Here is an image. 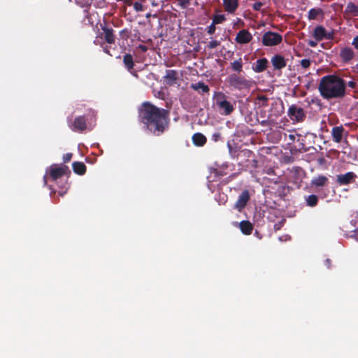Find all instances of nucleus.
Segmentation results:
<instances>
[{"label": "nucleus", "instance_id": "1", "mask_svg": "<svg viewBox=\"0 0 358 358\" xmlns=\"http://www.w3.org/2000/svg\"><path fill=\"white\" fill-rule=\"evenodd\" d=\"M138 119L145 129L155 136H160L169 127L170 112L150 101H144L138 108Z\"/></svg>", "mask_w": 358, "mask_h": 358}, {"label": "nucleus", "instance_id": "2", "mask_svg": "<svg viewBox=\"0 0 358 358\" xmlns=\"http://www.w3.org/2000/svg\"><path fill=\"white\" fill-rule=\"evenodd\" d=\"M318 90L324 99H341L346 94V83L336 75H328L321 78Z\"/></svg>", "mask_w": 358, "mask_h": 358}, {"label": "nucleus", "instance_id": "3", "mask_svg": "<svg viewBox=\"0 0 358 358\" xmlns=\"http://www.w3.org/2000/svg\"><path fill=\"white\" fill-rule=\"evenodd\" d=\"M227 99V96L222 92H215L213 96L214 103L217 106L220 113L229 115L234 112V107Z\"/></svg>", "mask_w": 358, "mask_h": 358}, {"label": "nucleus", "instance_id": "4", "mask_svg": "<svg viewBox=\"0 0 358 358\" xmlns=\"http://www.w3.org/2000/svg\"><path fill=\"white\" fill-rule=\"evenodd\" d=\"M282 41V36L276 32L268 31L262 36V42L264 46H275Z\"/></svg>", "mask_w": 358, "mask_h": 358}, {"label": "nucleus", "instance_id": "5", "mask_svg": "<svg viewBox=\"0 0 358 358\" xmlns=\"http://www.w3.org/2000/svg\"><path fill=\"white\" fill-rule=\"evenodd\" d=\"M287 115L294 122H303L306 118V113L303 108L294 104L289 107Z\"/></svg>", "mask_w": 358, "mask_h": 358}, {"label": "nucleus", "instance_id": "6", "mask_svg": "<svg viewBox=\"0 0 358 358\" xmlns=\"http://www.w3.org/2000/svg\"><path fill=\"white\" fill-rule=\"evenodd\" d=\"M49 173L51 179L56 181L63 176L69 175L71 173V171L66 165L62 164L60 166H57V164H53L50 166Z\"/></svg>", "mask_w": 358, "mask_h": 358}, {"label": "nucleus", "instance_id": "7", "mask_svg": "<svg viewBox=\"0 0 358 358\" xmlns=\"http://www.w3.org/2000/svg\"><path fill=\"white\" fill-rule=\"evenodd\" d=\"M229 85L238 90L248 88L250 86V82L245 78L233 74L228 78Z\"/></svg>", "mask_w": 358, "mask_h": 358}, {"label": "nucleus", "instance_id": "8", "mask_svg": "<svg viewBox=\"0 0 358 358\" xmlns=\"http://www.w3.org/2000/svg\"><path fill=\"white\" fill-rule=\"evenodd\" d=\"M313 36L317 41L324 39L331 40L334 38V32H327L323 26L318 25L314 29Z\"/></svg>", "mask_w": 358, "mask_h": 358}, {"label": "nucleus", "instance_id": "9", "mask_svg": "<svg viewBox=\"0 0 358 358\" xmlns=\"http://www.w3.org/2000/svg\"><path fill=\"white\" fill-rule=\"evenodd\" d=\"M70 129L75 132H83L87 129V118L85 115H80L76 117L71 124H69Z\"/></svg>", "mask_w": 358, "mask_h": 358}, {"label": "nucleus", "instance_id": "10", "mask_svg": "<svg viewBox=\"0 0 358 358\" xmlns=\"http://www.w3.org/2000/svg\"><path fill=\"white\" fill-rule=\"evenodd\" d=\"M250 199V194L248 189L242 191L236 201L234 208L238 212H242Z\"/></svg>", "mask_w": 358, "mask_h": 358}, {"label": "nucleus", "instance_id": "11", "mask_svg": "<svg viewBox=\"0 0 358 358\" xmlns=\"http://www.w3.org/2000/svg\"><path fill=\"white\" fill-rule=\"evenodd\" d=\"M252 40V35L248 29H241L236 36L235 41L239 44H246Z\"/></svg>", "mask_w": 358, "mask_h": 358}, {"label": "nucleus", "instance_id": "12", "mask_svg": "<svg viewBox=\"0 0 358 358\" xmlns=\"http://www.w3.org/2000/svg\"><path fill=\"white\" fill-rule=\"evenodd\" d=\"M163 79L166 85L173 86L177 83L178 73L176 70H166Z\"/></svg>", "mask_w": 358, "mask_h": 358}, {"label": "nucleus", "instance_id": "13", "mask_svg": "<svg viewBox=\"0 0 358 358\" xmlns=\"http://www.w3.org/2000/svg\"><path fill=\"white\" fill-rule=\"evenodd\" d=\"M355 178V173L353 172H348L345 174L337 176V182L341 185H346L350 184Z\"/></svg>", "mask_w": 358, "mask_h": 358}, {"label": "nucleus", "instance_id": "14", "mask_svg": "<svg viewBox=\"0 0 358 358\" xmlns=\"http://www.w3.org/2000/svg\"><path fill=\"white\" fill-rule=\"evenodd\" d=\"M271 61L275 69L280 70L285 68L287 65L286 60L280 55H275L272 57Z\"/></svg>", "mask_w": 358, "mask_h": 358}, {"label": "nucleus", "instance_id": "15", "mask_svg": "<svg viewBox=\"0 0 358 358\" xmlns=\"http://www.w3.org/2000/svg\"><path fill=\"white\" fill-rule=\"evenodd\" d=\"M238 5V0H223L224 10L230 14H233L236 12Z\"/></svg>", "mask_w": 358, "mask_h": 358}, {"label": "nucleus", "instance_id": "16", "mask_svg": "<svg viewBox=\"0 0 358 358\" xmlns=\"http://www.w3.org/2000/svg\"><path fill=\"white\" fill-rule=\"evenodd\" d=\"M190 87L194 90L198 92L199 94L203 95L205 94H209L210 87L206 85L203 82L199 81L196 83H192Z\"/></svg>", "mask_w": 358, "mask_h": 358}, {"label": "nucleus", "instance_id": "17", "mask_svg": "<svg viewBox=\"0 0 358 358\" xmlns=\"http://www.w3.org/2000/svg\"><path fill=\"white\" fill-rule=\"evenodd\" d=\"M103 38L105 41L109 44H113L115 42V36L114 34V31L112 28H109L107 27H102Z\"/></svg>", "mask_w": 358, "mask_h": 358}, {"label": "nucleus", "instance_id": "18", "mask_svg": "<svg viewBox=\"0 0 358 358\" xmlns=\"http://www.w3.org/2000/svg\"><path fill=\"white\" fill-rule=\"evenodd\" d=\"M344 131L345 129L343 126H337L333 127L331 130L333 141L336 143L341 142Z\"/></svg>", "mask_w": 358, "mask_h": 358}, {"label": "nucleus", "instance_id": "19", "mask_svg": "<svg viewBox=\"0 0 358 358\" xmlns=\"http://www.w3.org/2000/svg\"><path fill=\"white\" fill-rule=\"evenodd\" d=\"M340 57L344 62H348L353 58L354 51L350 47L344 48L341 50Z\"/></svg>", "mask_w": 358, "mask_h": 358}, {"label": "nucleus", "instance_id": "20", "mask_svg": "<svg viewBox=\"0 0 358 358\" xmlns=\"http://www.w3.org/2000/svg\"><path fill=\"white\" fill-rule=\"evenodd\" d=\"M268 60L266 58H262L257 60L253 66V70L257 73H261L265 71L268 66Z\"/></svg>", "mask_w": 358, "mask_h": 358}, {"label": "nucleus", "instance_id": "21", "mask_svg": "<svg viewBox=\"0 0 358 358\" xmlns=\"http://www.w3.org/2000/svg\"><path fill=\"white\" fill-rule=\"evenodd\" d=\"M239 227L241 232L245 235H250L252 234L253 230L252 224L248 220L241 221L239 223Z\"/></svg>", "mask_w": 358, "mask_h": 358}, {"label": "nucleus", "instance_id": "22", "mask_svg": "<svg viewBox=\"0 0 358 358\" xmlns=\"http://www.w3.org/2000/svg\"><path fill=\"white\" fill-rule=\"evenodd\" d=\"M206 141V137L201 133H196L192 136V142L196 146H203Z\"/></svg>", "mask_w": 358, "mask_h": 358}, {"label": "nucleus", "instance_id": "23", "mask_svg": "<svg viewBox=\"0 0 358 358\" xmlns=\"http://www.w3.org/2000/svg\"><path fill=\"white\" fill-rule=\"evenodd\" d=\"M72 168L74 173L80 176L84 175L87 170L85 164L81 162H73Z\"/></svg>", "mask_w": 358, "mask_h": 358}, {"label": "nucleus", "instance_id": "24", "mask_svg": "<svg viewBox=\"0 0 358 358\" xmlns=\"http://www.w3.org/2000/svg\"><path fill=\"white\" fill-rule=\"evenodd\" d=\"M328 178L324 176H318L311 180V185L315 187H324L328 183Z\"/></svg>", "mask_w": 358, "mask_h": 358}, {"label": "nucleus", "instance_id": "25", "mask_svg": "<svg viewBox=\"0 0 358 358\" xmlns=\"http://www.w3.org/2000/svg\"><path fill=\"white\" fill-rule=\"evenodd\" d=\"M123 62L127 69L129 72H131L134 66V62L132 55L130 54H125L123 57Z\"/></svg>", "mask_w": 358, "mask_h": 358}, {"label": "nucleus", "instance_id": "26", "mask_svg": "<svg viewBox=\"0 0 358 358\" xmlns=\"http://www.w3.org/2000/svg\"><path fill=\"white\" fill-rule=\"evenodd\" d=\"M345 13L352 16H358V6L352 2H349L346 6Z\"/></svg>", "mask_w": 358, "mask_h": 358}, {"label": "nucleus", "instance_id": "27", "mask_svg": "<svg viewBox=\"0 0 358 358\" xmlns=\"http://www.w3.org/2000/svg\"><path fill=\"white\" fill-rule=\"evenodd\" d=\"M324 12L322 8H311L308 13V18L310 20H315L319 15H323Z\"/></svg>", "mask_w": 358, "mask_h": 358}, {"label": "nucleus", "instance_id": "28", "mask_svg": "<svg viewBox=\"0 0 358 358\" xmlns=\"http://www.w3.org/2000/svg\"><path fill=\"white\" fill-rule=\"evenodd\" d=\"M306 203L309 207H315L318 203V196L315 194H310L305 196Z\"/></svg>", "mask_w": 358, "mask_h": 358}, {"label": "nucleus", "instance_id": "29", "mask_svg": "<svg viewBox=\"0 0 358 358\" xmlns=\"http://www.w3.org/2000/svg\"><path fill=\"white\" fill-rule=\"evenodd\" d=\"M232 69L234 71L241 72L243 69V61L240 57L238 59L234 61L231 63Z\"/></svg>", "mask_w": 358, "mask_h": 358}, {"label": "nucleus", "instance_id": "30", "mask_svg": "<svg viewBox=\"0 0 358 358\" xmlns=\"http://www.w3.org/2000/svg\"><path fill=\"white\" fill-rule=\"evenodd\" d=\"M225 20H226V17L223 14L215 15H213V17L212 18V22H213V24H221L223 22H224Z\"/></svg>", "mask_w": 358, "mask_h": 358}, {"label": "nucleus", "instance_id": "31", "mask_svg": "<svg viewBox=\"0 0 358 358\" xmlns=\"http://www.w3.org/2000/svg\"><path fill=\"white\" fill-rule=\"evenodd\" d=\"M257 100L258 101V103H257L258 104H259L264 107H266L268 106V99L265 95H259L257 98Z\"/></svg>", "mask_w": 358, "mask_h": 358}, {"label": "nucleus", "instance_id": "32", "mask_svg": "<svg viewBox=\"0 0 358 358\" xmlns=\"http://www.w3.org/2000/svg\"><path fill=\"white\" fill-rule=\"evenodd\" d=\"M178 4L182 8H186L190 4V0H177Z\"/></svg>", "mask_w": 358, "mask_h": 358}, {"label": "nucleus", "instance_id": "33", "mask_svg": "<svg viewBox=\"0 0 358 358\" xmlns=\"http://www.w3.org/2000/svg\"><path fill=\"white\" fill-rule=\"evenodd\" d=\"M120 35L122 38L127 40L130 35V31L127 29H124L120 31Z\"/></svg>", "mask_w": 358, "mask_h": 358}, {"label": "nucleus", "instance_id": "34", "mask_svg": "<svg viewBox=\"0 0 358 358\" xmlns=\"http://www.w3.org/2000/svg\"><path fill=\"white\" fill-rule=\"evenodd\" d=\"M300 64L303 69H306L310 67L311 62L310 60L308 59H303L302 60H301Z\"/></svg>", "mask_w": 358, "mask_h": 358}, {"label": "nucleus", "instance_id": "35", "mask_svg": "<svg viewBox=\"0 0 358 358\" xmlns=\"http://www.w3.org/2000/svg\"><path fill=\"white\" fill-rule=\"evenodd\" d=\"M215 24H213V22H212V23L210 24V26H208V29H207V33L210 35H213L215 34V30H216V27H215Z\"/></svg>", "mask_w": 358, "mask_h": 358}, {"label": "nucleus", "instance_id": "36", "mask_svg": "<svg viewBox=\"0 0 358 358\" xmlns=\"http://www.w3.org/2000/svg\"><path fill=\"white\" fill-rule=\"evenodd\" d=\"M220 45V42L217 40H213L210 41L208 44V47L210 49H213L217 48Z\"/></svg>", "mask_w": 358, "mask_h": 358}, {"label": "nucleus", "instance_id": "37", "mask_svg": "<svg viewBox=\"0 0 358 358\" xmlns=\"http://www.w3.org/2000/svg\"><path fill=\"white\" fill-rule=\"evenodd\" d=\"M134 9L136 11V12H141V11H143V6L142 5V3H139V2H135L134 3Z\"/></svg>", "mask_w": 358, "mask_h": 358}, {"label": "nucleus", "instance_id": "38", "mask_svg": "<svg viewBox=\"0 0 358 358\" xmlns=\"http://www.w3.org/2000/svg\"><path fill=\"white\" fill-rule=\"evenodd\" d=\"M72 153H66L63 156V161L64 163H67L71 161L72 158Z\"/></svg>", "mask_w": 358, "mask_h": 358}, {"label": "nucleus", "instance_id": "39", "mask_svg": "<svg viewBox=\"0 0 358 358\" xmlns=\"http://www.w3.org/2000/svg\"><path fill=\"white\" fill-rule=\"evenodd\" d=\"M262 6L263 3L262 2L257 1L253 4L252 8L255 10H259L262 8Z\"/></svg>", "mask_w": 358, "mask_h": 358}, {"label": "nucleus", "instance_id": "40", "mask_svg": "<svg viewBox=\"0 0 358 358\" xmlns=\"http://www.w3.org/2000/svg\"><path fill=\"white\" fill-rule=\"evenodd\" d=\"M317 164L321 166L326 164V159L323 157L317 158Z\"/></svg>", "mask_w": 358, "mask_h": 358}, {"label": "nucleus", "instance_id": "41", "mask_svg": "<svg viewBox=\"0 0 358 358\" xmlns=\"http://www.w3.org/2000/svg\"><path fill=\"white\" fill-rule=\"evenodd\" d=\"M308 45L309 46L312 47V48H315V47H316V46H317V41H316V40H315V41H312V40L308 41Z\"/></svg>", "mask_w": 358, "mask_h": 358}, {"label": "nucleus", "instance_id": "42", "mask_svg": "<svg viewBox=\"0 0 358 358\" xmlns=\"http://www.w3.org/2000/svg\"><path fill=\"white\" fill-rule=\"evenodd\" d=\"M212 137L215 141H217L221 138V135L220 133H215L213 134Z\"/></svg>", "mask_w": 358, "mask_h": 358}, {"label": "nucleus", "instance_id": "43", "mask_svg": "<svg viewBox=\"0 0 358 358\" xmlns=\"http://www.w3.org/2000/svg\"><path fill=\"white\" fill-rule=\"evenodd\" d=\"M324 265L327 268H329L331 266V260L330 259H326L324 261Z\"/></svg>", "mask_w": 358, "mask_h": 358}, {"label": "nucleus", "instance_id": "44", "mask_svg": "<svg viewBox=\"0 0 358 358\" xmlns=\"http://www.w3.org/2000/svg\"><path fill=\"white\" fill-rule=\"evenodd\" d=\"M352 45L358 50V35L354 38Z\"/></svg>", "mask_w": 358, "mask_h": 358}, {"label": "nucleus", "instance_id": "45", "mask_svg": "<svg viewBox=\"0 0 358 358\" xmlns=\"http://www.w3.org/2000/svg\"><path fill=\"white\" fill-rule=\"evenodd\" d=\"M354 234L352 236L356 241H358V227L353 231Z\"/></svg>", "mask_w": 358, "mask_h": 358}, {"label": "nucleus", "instance_id": "46", "mask_svg": "<svg viewBox=\"0 0 358 358\" xmlns=\"http://www.w3.org/2000/svg\"><path fill=\"white\" fill-rule=\"evenodd\" d=\"M138 48L143 52H146L148 50V48L145 45H139Z\"/></svg>", "mask_w": 358, "mask_h": 358}, {"label": "nucleus", "instance_id": "47", "mask_svg": "<svg viewBox=\"0 0 358 358\" xmlns=\"http://www.w3.org/2000/svg\"><path fill=\"white\" fill-rule=\"evenodd\" d=\"M268 118H269V117H267V119L262 120V122H261L262 125L266 126L268 124Z\"/></svg>", "mask_w": 358, "mask_h": 358}, {"label": "nucleus", "instance_id": "48", "mask_svg": "<svg viewBox=\"0 0 358 358\" xmlns=\"http://www.w3.org/2000/svg\"><path fill=\"white\" fill-rule=\"evenodd\" d=\"M288 138L292 142H294L296 138V136L294 134H289Z\"/></svg>", "mask_w": 358, "mask_h": 358}, {"label": "nucleus", "instance_id": "49", "mask_svg": "<svg viewBox=\"0 0 358 358\" xmlns=\"http://www.w3.org/2000/svg\"><path fill=\"white\" fill-rule=\"evenodd\" d=\"M348 85L352 88H354L356 85V83L354 81H349Z\"/></svg>", "mask_w": 358, "mask_h": 358}, {"label": "nucleus", "instance_id": "50", "mask_svg": "<svg viewBox=\"0 0 358 358\" xmlns=\"http://www.w3.org/2000/svg\"><path fill=\"white\" fill-rule=\"evenodd\" d=\"M151 16H152V15H151L150 13H147V14H146V15H145V17H146V18H149V17H150ZM152 17H157V15H156V14H154V15H152Z\"/></svg>", "mask_w": 358, "mask_h": 358}, {"label": "nucleus", "instance_id": "51", "mask_svg": "<svg viewBox=\"0 0 358 358\" xmlns=\"http://www.w3.org/2000/svg\"><path fill=\"white\" fill-rule=\"evenodd\" d=\"M103 51H104L106 54H108V55H110V53L109 50H108L107 48H103Z\"/></svg>", "mask_w": 358, "mask_h": 358}, {"label": "nucleus", "instance_id": "52", "mask_svg": "<svg viewBox=\"0 0 358 358\" xmlns=\"http://www.w3.org/2000/svg\"><path fill=\"white\" fill-rule=\"evenodd\" d=\"M90 113H92V116H93V117L96 116V113L94 110H90Z\"/></svg>", "mask_w": 358, "mask_h": 358}, {"label": "nucleus", "instance_id": "53", "mask_svg": "<svg viewBox=\"0 0 358 358\" xmlns=\"http://www.w3.org/2000/svg\"><path fill=\"white\" fill-rule=\"evenodd\" d=\"M264 114H266V112H264V114L262 115L260 113L261 117H266V115Z\"/></svg>", "mask_w": 358, "mask_h": 358}, {"label": "nucleus", "instance_id": "54", "mask_svg": "<svg viewBox=\"0 0 358 358\" xmlns=\"http://www.w3.org/2000/svg\"><path fill=\"white\" fill-rule=\"evenodd\" d=\"M264 114H266V112H264V114L262 115L260 113L261 117H266V115Z\"/></svg>", "mask_w": 358, "mask_h": 358}, {"label": "nucleus", "instance_id": "55", "mask_svg": "<svg viewBox=\"0 0 358 358\" xmlns=\"http://www.w3.org/2000/svg\"><path fill=\"white\" fill-rule=\"evenodd\" d=\"M264 114H266V112H264V114L262 115L260 113L261 117H266V115Z\"/></svg>", "mask_w": 358, "mask_h": 358}, {"label": "nucleus", "instance_id": "56", "mask_svg": "<svg viewBox=\"0 0 358 358\" xmlns=\"http://www.w3.org/2000/svg\"><path fill=\"white\" fill-rule=\"evenodd\" d=\"M59 195H60V196H62L64 195V192H62V193L59 192Z\"/></svg>", "mask_w": 358, "mask_h": 358}, {"label": "nucleus", "instance_id": "57", "mask_svg": "<svg viewBox=\"0 0 358 358\" xmlns=\"http://www.w3.org/2000/svg\"><path fill=\"white\" fill-rule=\"evenodd\" d=\"M357 69H358V64H357Z\"/></svg>", "mask_w": 358, "mask_h": 358}]
</instances>
